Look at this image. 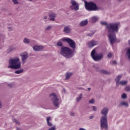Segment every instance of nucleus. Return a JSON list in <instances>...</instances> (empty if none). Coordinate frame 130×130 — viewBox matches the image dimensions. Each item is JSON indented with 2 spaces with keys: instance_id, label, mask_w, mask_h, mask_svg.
<instances>
[{
  "instance_id": "28",
  "label": "nucleus",
  "mask_w": 130,
  "mask_h": 130,
  "mask_svg": "<svg viewBox=\"0 0 130 130\" xmlns=\"http://www.w3.org/2000/svg\"><path fill=\"white\" fill-rule=\"evenodd\" d=\"M121 99L124 100L127 99V95L126 93H123L121 95Z\"/></svg>"
},
{
  "instance_id": "26",
  "label": "nucleus",
  "mask_w": 130,
  "mask_h": 130,
  "mask_svg": "<svg viewBox=\"0 0 130 130\" xmlns=\"http://www.w3.org/2000/svg\"><path fill=\"white\" fill-rule=\"evenodd\" d=\"M23 43H25V44H28L30 43V40L27 38H24L23 40Z\"/></svg>"
},
{
  "instance_id": "53",
  "label": "nucleus",
  "mask_w": 130,
  "mask_h": 130,
  "mask_svg": "<svg viewBox=\"0 0 130 130\" xmlns=\"http://www.w3.org/2000/svg\"><path fill=\"white\" fill-rule=\"evenodd\" d=\"M16 130H23L22 128H19V127H17Z\"/></svg>"
},
{
  "instance_id": "49",
  "label": "nucleus",
  "mask_w": 130,
  "mask_h": 130,
  "mask_svg": "<svg viewBox=\"0 0 130 130\" xmlns=\"http://www.w3.org/2000/svg\"><path fill=\"white\" fill-rule=\"evenodd\" d=\"M78 90H85V88L80 87H78Z\"/></svg>"
},
{
  "instance_id": "18",
  "label": "nucleus",
  "mask_w": 130,
  "mask_h": 130,
  "mask_svg": "<svg viewBox=\"0 0 130 130\" xmlns=\"http://www.w3.org/2000/svg\"><path fill=\"white\" fill-rule=\"evenodd\" d=\"M50 21H55V18H56V14L51 13L49 16Z\"/></svg>"
},
{
  "instance_id": "57",
  "label": "nucleus",
  "mask_w": 130,
  "mask_h": 130,
  "mask_svg": "<svg viewBox=\"0 0 130 130\" xmlns=\"http://www.w3.org/2000/svg\"><path fill=\"white\" fill-rule=\"evenodd\" d=\"M28 2H32V0H28Z\"/></svg>"
},
{
  "instance_id": "1",
  "label": "nucleus",
  "mask_w": 130,
  "mask_h": 130,
  "mask_svg": "<svg viewBox=\"0 0 130 130\" xmlns=\"http://www.w3.org/2000/svg\"><path fill=\"white\" fill-rule=\"evenodd\" d=\"M9 63V69H14V70H20L21 69V61L20 58L18 57H15L10 59Z\"/></svg>"
},
{
  "instance_id": "60",
  "label": "nucleus",
  "mask_w": 130,
  "mask_h": 130,
  "mask_svg": "<svg viewBox=\"0 0 130 130\" xmlns=\"http://www.w3.org/2000/svg\"><path fill=\"white\" fill-rule=\"evenodd\" d=\"M62 64H63V63H62Z\"/></svg>"
},
{
  "instance_id": "48",
  "label": "nucleus",
  "mask_w": 130,
  "mask_h": 130,
  "mask_svg": "<svg viewBox=\"0 0 130 130\" xmlns=\"http://www.w3.org/2000/svg\"><path fill=\"white\" fill-rule=\"evenodd\" d=\"M95 71L96 72H99V67H97L95 68Z\"/></svg>"
},
{
  "instance_id": "23",
  "label": "nucleus",
  "mask_w": 130,
  "mask_h": 130,
  "mask_svg": "<svg viewBox=\"0 0 130 130\" xmlns=\"http://www.w3.org/2000/svg\"><path fill=\"white\" fill-rule=\"evenodd\" d=\"M14 73H15V74H16L17 75L22 74V73H24V69H20L19 70H16L15 71Z\"/></svg>"
},
{
  "instance_id": "5",
  "label": "nucleus",
  "mask_w": 130,
  "mask_h": 130,
  "mask_svg": "<svg viewBox=\"0 0 130 130\" xmlns=\"http://www.w3.org/2000/svg\"><path fill=\"white\" fill-rule=\"evenodd\" d=\"M91 56L94 61H100L103 59V53H97L96 49H94L91 52Z\"/></svg>"
},
{
  "instance_id": "51",
  "label": "nucleus",
  "mask_w": 130,
  "mask_h": 130,
  "mask_svg": "<svg viewBox=\"0 0 130 130\" xmlns=\"http://www.w3.org/2000/svg\"><path fill=\"white\" fill-rule=\"evenodd\" d=\"M3 107V105L2 104V101H0V109L1 108H2Z\"/></svg>"
},
{
  "instance_id": "42",
  "label": "nucleus",
  "mask_w": 130,
  "mask_h": 130,
  "mask_svg": "<svg viewBox=\"0 0 130 130\" xmlns=\"http://www.w3.org/2000/svg\"><path fill=\"white\" fill-rule=\"evenodd\" d=\"M8 86L10 87V88H13L14 87V84L13 83H9L8 84Z\"/></svg>"
},
{
  "instance_id": "20",
  "label": "nucleus",
  "mask_w": 130,
  "mask_h": 130,
  "mask_svg": "<svg viewBox=\"0 0 130 130\" xmlns=\"http://www.w3.org/2000/svg\"><path fill=\"white\" fill-rule=\"evenodd\" d=\"M91 20L92 23H96V22L99 20V18H98L97 16H93L91 18Z\"/></svg>"
},
{
  "instance_id": "9",
  "label": "nucleus",
  "mask_w": 130,
  "mask_h": 130,
  "mask_svg": "<svg viewBox=\"0 0 130 130\" xmlns=\"http://www.w3.org/2000/svg\"><path fill=\"white\" fill-rule=\"evenodd\" d=\"M101 129L108 130V124L107 123V118H101Z\"/></svg>"
},
{
  "instance_id": "12",
  "label": "nucleus",
  "mask_w": 130,
  "mask_h": 130,
  "mask_svg": "<svg viewBox=\"0 0 130 130\" xmlns=\"http://www.w3.org/2000/svg\"><path fill=\"white\" fill-rule=\"evenodd\" d=\"M20 56L21 57V61L23 63V64H24V63L26 62L27 59H28V57H29V56L28 55L27 53H22L20 54Z\"/></svg>"
},
{
  "instance_id": "19",
  "label": "nucleus",
  "mask_w": 130,
  "mask_h": 130,
  "mask_svg": "<svg viewBox=\"0 0 130 130\" xmlns=\"http://www.w3.org/2000/svg\"><path fill=\"white\" fill-rule=\"evenodd\" d=\"M88 24V20H84L80 22L79 25L81 27H84V26H86V25Z\"/></svg>"
},
{
  "instance_id": "55",
  "label": "nucleus",
  "mask_w": 130,
  "mask_h": 130,
  "mask_svg": "<svg viewBox=\"0 0 130 130\" xmlns=\"http://www.w3.org/2000/svg\"><path fill=\"white\" fill-rule=\"evenodd\" d=\"M44 19H47V16H45V17H44Z\"/></svg>"
},
{
  "instance_id": "32",
  "label": "nucleus",
  "mask_w": 130,
  "mask_h": 130,
  "mask_svg": "<svg viewBox=\"0 0 130 130\" xmlns=\"http://www.w3.org/2000/svg\"><path fill=\"white\" fill-rule=\"evenodd\" d=\"M52 28V25H48L45 29V31H50V29Z\"/></svg>"
},
{
  "instance_id": "3",
  "label": "nucleus",
  "mask_w": 130,
  "mask_h": 130,
  "mask_svg": "<svg viewBox=\"0 0 130 130\" xmlns=\"http://www.w3.org/2000/svg\"><path fill=\"white\" fill-rule=\"evenodd\" d=\"M119 26H117V30H113V29H111V32L108 31V38L112 46H113L114 44L115 43L117 40V39L116 38V35H115V34L114 33L118 32V30H119Z\"/></svg>"
},
{
  "instance_id": "56",
  "label": "nucleus",
  "mask_w": 130,
  "mask_h": 130,
  "mask_svg": "<svg viewBox=\"0 0 130 130\" xmlns=\"http://www.w3.org/2000/svg\"><path fill=\"white\" fill-rule=\"evenodd\" d=\"M128 44L130 45V40L128 41Z\"/></svg>"
},
{
  "instance_id": "39",
  "label": "nucleus",
  "mask_w": 130,
  "mask_h": 130,
  "mask_svg": "<svg viewBox=\"0 0 130 130\" xmlns=\"http://www.w3.org/2000/svg\"><path fill=\"white\" fill-rule=\"evenodd\" d=\"M7 29L8 31H13V30H14V27L12 26H8L7 27Z\"/></svg>"
},
{
  "instance_id": "13",
  "label": "nucleus",
  "mask_w": 130,
  "mask_h": 130,
  "mask_svg": "<svg viewBox=\"0 0 130 130\" xmlns=\"http://www.w3.org/2000/svg\"><path fill=\"white\" fill-rule=\"evenodd\" d=\"M32 48L34 51H42V50L44 49V46L37 45L34 46Z\"/></svg>"
},
{
  "instance_id": "61",
  "label": "nucleus",
  "mask_w": 130,
  "mask_h": 130,
  "mask_svg": "<svg viewBox=\"0 0 130 130\" xmlns=\"http://www.w3.org/2000/svg\"><path fill=\"white\" fill-rule=\"evenodd\" d=\"M118 1H120V0H118Z\"/></svg>"
},
{
  "instance_id": "59",
  "label": "nucleus",
  "mask_w": 130,
  "mask_h": 130,
  "mask_svg": "<svg viewBox=\"0 0 130 130\" xmlns=\"http://www.w3.org/2000/svg\"><path fill=\"white\" fill-rule=\"evenodd\" d=\"M129 103H130V100H129Z\"/></svg>"
},
{
  "instance_id": "38",
  "label": "nucleus",
  "mask_w": 130,
  "mask_h": 130,
  "mask_svg": "<svg viewBox=\"0 0 130 130\" xmlns=\"http://www.w3.org/2000/svg\"><path fill=\"white\" fill-rule=\"evenodd\" d=\"M12 2L14 5H18L19 4V2L18 0H12Z\"/></svg>"
},
{
  "instance_id": "36",
  "label": "nucleus",
  "mask_w": 130,
  "mask_h": 130,
  "mask_svg": "<svg viewBox=\"0 0 130 130\" xmlns=\"http://www.w3.org/2000/svg\"><path fill=\"white\" fill-rule=\"evenodd\" d=\"M47 130H56V127L55 126V125H54L52 127L49 128Z\"/></svg>"
},
{
  "instance_id": "46",
  "label": "nucleus",
  "mask_w": 130,
  "mask_h": 130,
  "mask_svg": "<svg viewBox=\"0 0 130 130\" xmlns=\"http://www.w3.org/2000/svg\"><path fill=\"white\" fill-rule=\"evenodd\" d=\"M62 93L63 94H66V89L63 88L62 90Z\"/></svg>"
},
{
  "instance_id": "25",
  "label": "nucleus",
  "mask_w": 130,
  "mask_h": 130,
  "mask_svg": "<svg viewBox=\"0 0 130 130\" xmlns=\"http://www.w3.org/2000/svg\"><path fill=\"white\" fill-rule=\"evenodd\" d=\"M57 46H59L60 47H62V46H63V44H62V42H61V41H58L57 42Z\"/></svg>"
},
{
  "instance_id": "17",
  "label": "nucleus",
  "mask_w": 130,
  "mask_h": 130,
  "mask_svg": "<svg viewBox=\"0 0 130 130\" xmlns=\"http://www.w3.org/2000/svg\"><path fill=\"white\" fill-rule=\"evenodd\" d=\"M121 78H122V76L121 75H118L115 79V81L116 82V86H119V81H120V79H121Z\"/></svg>"
},
{
  "instance_id": "6",
  "label": "nucleus",
  "mask_w": 130,
  "mask_h": 130,
  "mask_svg": "<svg viewBox=\"0 0 130 130\" xmlns=\"http://www.w3.org/2000/svg\"><path fill=\"white\" fill-rule=\"evenodd\" d=\"M85 8L87 11H98L99 8L97 7V5L92 2H85Z\"/></svg>"
},
{
  "instance_id": "50",
  "label": "nucleus",
  "mask_w": 130,
  "mask_h": 130,
  "mask_svg": "<svg viewBox=\"0 0 130 130\" xmlns=\"http://www.w3.org/2000/svg\"><path fill=\"white\" fill-rule=\"evenodd\" d=\"M13 51V49H9L8 50V53H10V52H11V51Z\"/></svg>"
},
{
  "instance_id": "21",
  "label": "nucleus",
  "mask_w": 130,
  "mask_h": 130,
  "mask_svg": "<svg viewBox=\"0 0 130 130\" xmlns=\"http://www.w3.org/2000/svg\"><path fill=\"white\" fill-rule=\"evenodd\" d=\"M126 56L128 59L130 61V48H128L126 51Z\"/></svg>"
},
{
  "instance_id": "30",
  "label": "nucleus",
  "mask_w": 130,
  "mask_h": 130,
  "mask_svg": "<svg viewBox=\"0 0 130 130\" xmlns=\"http://www.w3.org/2000/svg\"><path fill=\"white\" fill-rule=\"evenodd\" d=\"M52 121V119L51 118V117L48 116L46 118L47 123L48 122H51V121Z\"/></svg>"
},
{
  "instance_id": "35",
  "label": "nucleus",
  "mask_w": 130,
  "mask_h": 130,
  "mask_svg": "<svg viewBox=\"0 0 130 130\" xmlns=\"http://www.w3.org/2000/svg\"><path fill=\"white\" fill-rule=\"evenodd\" d=\"M125 90L126 92H130V87L129 86H127L125 88Z\"/></svg>"
},
{
  "instance_id": "52",
  "label": "nucleus",
  "mask_w": 130,
  "mask_h": 130,
  "mask_svg": "<svg viewBox=\"0 0 130 130\" xmlns=\"http://www.w3.org/2000/svg\"><path fill=\"white\" fill-rule=\"evenodd\" d=\"M93 118H94V116H89V119H93Z\"/></svg>"
},
{
  "instance_id": "41",
  "label": "nucleus",
  "mask_w": 130,
  "mask_h": 130,
  "mask_svg": "<svg viewBox=\"0 0 130 130\" xmlns=\"http://www.w3.org/2000/svg\"><path fill=\"white\" fill-rule=\"evenodd\" d=\"M94 32H92V33L90 34H87V36H89V37H92V36H93V35H94Z\"/></svg>"
},
{
  "instance_id": "44",
  "label": "nucleus",
  "mask_w": 130,
  "mask_h": 130,
  "mask_svg": "<svg viewBox=\"0 0 130 130\" xmlns=\"http://www.w3.org/2000/svg\"><path fill=\"white\" fill-rule=\"evenodd\" d=\"M4 48V44H0V49Z\"/></svg>"
},
{
  "instance_id": "24",
  "label": "nucleus",
  "mask_w": 130,
  "mask_h": 130,
  "mask_svg": "<svg viewBox=\"0 0 130 130\" xmlns=\"http://www.w3.org/2000/svg\"><path fill=\"white\" fill-rule=\"evenodd\" d=\"M72 75H73V73H67L66 75V78L67 79H69L72 77Z\"/></svg>"
},
{
  "instance_id": "31",
  "label": "nucleus",
  "mask_w": 130,
  "mask_h": 130,
  "mask_svg": "<svg viewBox=\"0 0 130 130\" xmlns=\"http://www.w3.org/2000/svg\"><path fill=\"white\" fill-rule=\"evenodd\" d=\"M5 38H6V36L5 35H1L0 36V42L4 41Z\"/></svg>"
},
{
  "instance_id": "27",
  "label": "nucleus",
  "mask_w": 130,
  "mask_h": 130,
  "mask_svg": "<svg viewBox=\"0 0 130 130\" xmlns=\"http://www.w3.org/2000/svg\"><path fill=\"white\" fill-rule=\"evenodd\" d=\"M82 97H83V93H80L79 96L76 99L77 102H79L80 100H82Z\"/></svg>"
},
{
  "instance_id": "4",
  "label": "nucleus",
  "mask_w": 130,
  "mask_h": 130,
  "mask_svg": "<svg viewBox=\"0 0 130 130\" xmlns=\"http://www.w3.org/2000/svg\"><path fill=\"white\" fill-rule=\"evenodd\" d=\"M101 25L106 26V27L109 32H111V30H113V31H117V27H119V25H120L119 22L111 23L108 24L106 21H101Z\"/></svg>"
},
{
  "instance_id": "37",
  "label": "nucleus",
  "mask_w": 130,
  "mask_h": 130,
  "mask_svg": "<svg viewBox=\"0 0 130 130\" xmlns=\"http://www.w3.org/2000/svg\"><path fill=\"white\" fill-rule=\"evenodd\" d=\"M47 124L48 126H50V127H52V126H53V124H52V123H51V122H49L47 123Z\"/></svg>"
},
{
  "instance_id": "43",
  "label": "nucleus",
  "mask_w": 130,
  "mask_h": 130,
  "mask_svg": "<svg viewBox=\"0 0 130 130\" xmlns=\"http://www.w3.org/2000/svg\"><path fill=\"white\" fill-rule=\"evenodd\" d=\"M92 108L94 111H97V107L96 106H93Z\"/></svg>"
},
{
  "instance_id": "40",
  "label": "nucleus",
  "mask_w": 130,
  "mask_h": 130,
  "mask_svg": "<svg viewBox=\"0 0 130 130\" xmlns=\"http://www.w3.org/2000/svg\"><path fill=\"white\" fill-rule=\"evenodd\" d=\"M113 54H112V53L109 52V53L108 54L107 56H108V57L109 58H111V57H112Z\"/></svg>"
},
{
  "instance_id": "33",
  "label": "nucleus",
  "mask_w": 130,
  "mask_h": 130,
  "mask_svg": "<svg viewBox=\"0 0 130 130\" xmlns=\"http://www.w3.org/2000/svg\"><path fill=\"white\" fill-rule=\"evenodd\" d=\"M13 122H15V123H16V124L20 125V121H19V120H18L16 119H13Z\"/></svg>"
},
{
  "instance_id": "29",
  "label": "nucleus",
  "mask_w": 130,
  "mask_h": 130,
  "mask_svg": "<svg viewBox=\"0 0 130 130\" xmlns=\"http://www.w3.org/2000/svg\"><path fill=\"white\" fill-rule=\"evenodd\" d=\"M101 72L102 74H104L105 75H109L110 74V72L104 70H102Z\"/></svg>"
},
{
  "instance_id": "8",
  "label": "nucleus",
  "mask_w": 130,
  "mask_h": 130,
  "mask_svg": "<svg viewBox=\"0 0 130 130\" xmlns=\"http://www.w3.org/2000/svg\"><path fill=\"white\" fill-rule=\"evenodd\" d=\"M63 42H67L69 44L70 47L73 49H76V42L69 38H64L61 39Z\"/></svg>"
},
{
  "instance_id": "15",
  "label": "nucleus",
  "mask_w": 130,
  "mask_h": 130,
  "mask_svg": "<svg viewBox=\"0 0 130 130\" xmlns=\"http://www.w3.org/2000/svg\"><path fill=\"white\" fill-rule=\"evenodd\" d=\"M72 29L71 28V27L70 26H65L64 27V29L63 30V32L64 33H66V34H69L70 32H71Z\"/></svg>"
},
{
  "instance_id": "16",
  "label": "nucleus",
  "mask_w": 130,
  "mask_h": 130,
  "mask_svg": "<svg viewBox=\"0 0 130 130\" xmlns=\"http://www.w3.org/2000/svg\"><path fill=\"white\" fill-rule=\"evenodd\" d=\"M119 106H123L127 108L129 106L128 102H127V101H122L120 102Z\"/></svg>"
},
{
  "instance_id": "34",
  "label": "nucleus",
  "mask_w": 130,
  "mask_h": 130,
  "mask_svg": "<svg viewBox=\"0 0 130 130\" xmlns=\"http://www.w3.org/2000/svg\"><path fill=\"white\" fill-rule=\"evenodd\" d=\"M89 103H90V104H94V103H95V100L91 99L89 101Z\"/></svg>"
},
{
  "instance_id": "10",
  "label": "nucleus",
  "mask_w": 130,
  "mask_h": 130,
  "mask_svg": "<svg viewBox=\"0 0 130 130\" xmlns=\"http://www.w3.org/2000/svg\"><path fill=\"white\" fill-rule=\"evenodd\" d=\"M108 111H109V109L107 107L102 108L101 110V113L102 115L101 118H107Z\"/></svg>"
},
{
  "instance_id": "11",
  "label": "nucleus",
  "mask_w": 130,
  "mask_h": 130,
  "mask_svg": "<svg viewBox=\"0 0 130 130\" xmlns=\"http://www.w3.org/2000/svg\"><path fill=\"white\" fill-rule=\"evenodd\" d=\"M70 3L72 5L70 6L71 10H74V11H78L79 10V3H77V1L71 0Z\"/></svg>"
},
{
  "instance_id": "14",
  "label": "nucleus",
  "mask_w": 130,
  "mask_h": 130,
  "mask_svg": "<svg viewBox=\"0 0 130 130\" xmlns=\"http://www.w3.org/2000/svg\"><path fill=\"white\" fill-rule=\"evenodd\" d=\"M98 42L96 41H90L88 43V46L89 47H94L95 45H97Z\"/></svg>"
},
{
  "instance_id": "45",
  "label": "nucleus",
  "mask_w": 130,
  "mask_h": 130,
  "mask_svg": "<svg viewBox=\"0 0 130 130\" xmlns=\"http://www.w3.org/2000/svg\"><path fill=\"white\" fill-rule=\"evenodd\" d=\"M70 114L71 116H75V113L73 112H71Z\"/></svg>"
},
{
  "instance_id": "54",
  "label": "nucleus",
  "mask_w": 130,
  "mask_h": 130,
  "mask_svg": "<svg viewBox=\"0 0 130 130\" xmlns=\"http://www.w3.org/2000/svg\"><path fill=\"white\" fill-rule=\"evenodd\" d=\"M87 89H88L89 92H90L91 91V88L90 87H88Z\"/></svg>"
},
{
  "instance_id": "7",
  "label": "nucleus",
  "mask_w": 130,
  "mask_h": 130,
  "mask_svg": "<svg viewBox=\"0 0 130 130\" xmlns=\"http://www.w3.org/2000/svg\"><path fill=\"white\" fill-rule=\"evenodd\" d=\"M49 98L53 102L54 106H55V107H58L60 103L58 102V98H57L56 94L52 93L49 95Z\"/></svg>"
},
{
  "instance_id": "2",
  "label": "nucleus",
  "mask_w": 130,
  "mask_h": 130,
  "mask_svg": "<svg viewBox=\"0 0 130 130\" xmlns=\"http://www.w3.org/2000/svg\"><path fill=\"white\" fill-rule=\"evenodd\" d=\"M60 54L67 59L72 58V57L74 56L73 50H72V49H71L70 48H68L67 47L61 48L60 50Z\"/></svg>"
},
{
  "instance_id": "58",
  "label": "nucleus",
  "mask_w": 130,
  "mask_h": 130,
  "mask_svg": "<svg viewBox=\"0 0 130 130\" xmlns=\"http://www.w3.org/2000/svg\"><path fill=\"white\" fill-rule=\"evenodd\" d=\"M40 130H45L44 128L41 129Z\"/></svg>"
},
{
  "instance_id": "22",
  "label": "nucleus",
  "mask_w": 130,
  "mask_h": 130,
  "mask_svg": "<svg viewBox=\"0 0 130 130\" xmlns=\"http://www.w3.org/2000/svg\"><path fill=\"white\" fill-rule=\"evenodd\" d=\"M127 83L128 82L127 81H121L119 82V85H121V86H125L127 84Z\"/></svg>"
},
{
  "instance_id": "47",
  "label": "nucleus",
  "mask_w": 130,
  "mask_h": 130,
  "mask_svg": "<svg viewBox=\"0 0 130 130\" xmlns=\"http://www.w3.org/2000/svg\"><path fill=\"white\" fill-rule=\"evenodd\" d=\"M112 64H116V61H113L111 62Z\"/></svg>"
}]
</instances>
